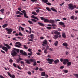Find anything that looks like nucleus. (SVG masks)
Masks as SVG:
<instances>
[{
    "instance_id": "f257e3e1",
    "label": "nucleus",
    "mask_w": 78,
    "mask_h": 78,
    "mask_svg": "<svg viewBox=\"0 0 78 78\" xmlns=\"http://www.w3.org/2000/svg\"><path fill=\"white\" fill-rule=\"evenodd\" d=\"M68 6H69V9H70L71 10H73L74 8H76V5H73L72 4H69V5H68Z\"/></svg>"
},
{
    "instance_id": "f03ea898",
    "label": "nucleus",
    "mask_w": 78,
    "mask_h": 78,
    "mask_svg": "<svg viewBox=\"0 0 78 78\" xmlns=\"http://www.w3.org/2000/svg\"><path fill=\"white\" fill-rule=\"evenodd\" d=\"M5 30L8 31L7 33L8 34H11L12 31V29L11 28L8 29V28H6Z\"/></svg>"
},
{
    "instance_id": "7ed1b4c3",
    "label": "nucleus",
    "mask_w": 78,
    "mask_h": 78,
    "mask_svg": "<svg viewBox=\"0 0 78 78\" xmlns=\"http://www.w3.org/2000/svg\"><path fill=\"white\" fill-rule=\"evenodd\" d=\"M11 54L13 57H14L16 55L17 53L15 50H13L11 51Z\"/></svg>"
},
{
    "instance_id": "20e7f679",
    "label": "nucleus",
    "mask_w": 78,
    "mask_h": 78,
    "mask_svg": "<svg viewBox=\"0 0 78 78\" xmlns=\"http://www.w3.org/2000/svg\"><path fill=\"white\" fill-rule=\"evenodd\" d=\"M21 12L23 13L24 16L25 18L27 19L28 18V17L27 16L26 12L25 10H23V11H21Z\"/></svg>"
},
{
    "instance_id": "39448f33",
    "label": "nucleus",
    "mask_w": 78,
    "mask_h": 78,
    "mask_svg": "<svg viewBox=\"0 0 78 78\" xmlns=\"http://www.w3.org/2000/svg\"><path fill=\"white\" fill-rule=\"evenodd\" d=\"M47 61L48 62H49L48 63L50 64H52V62L54 61V60L53 59H51L50 58H48L47 59Z\"/></svg>"
},
{
    "instance_id": "423d86ee",
    "label": "nucleus",
    "mask_w": 78,
    "mask_h": 78,
    "mask_svg": "<svg viewBox=\"0 0 78 78\" xmlns=\"http://www.w3.org/2000/svg\"><path fill=\"white\" fill-rule=\"evenodd\" d=\"M69 62V60L68 59H63V65H66Z\"/></svg>"
},
{
    "instance_id": "0eeeda50",
    "label": "nucleus",
    "mask_w": 78,
    "mask_h": 78,
    "mask_svg": "<svg viewBox=\"0 0 78 78\" xmlns=\"http://www.w3.org/2000/svg\"><path fill=\"white\" fill-rule=\"evenodd\" d=\"M15 44H16L15 46L18 48H20L21 45V44L20 43V42H16Z\"/></svg>"
},
{
    "instance_id": "6e6552de",
    "label": "nucleus",
    "mask_w": 78,
    "mask_h": 78,
    "mask_svg": "<svg viewBox=\"0 0 78 78\" xmlns=\"http://www.w3.org/2000/svg\"><path fill=\"white\" fill-rule=\"evenodd\" d=\"M20 52L23 55H27V53H26L25 52H23V50H20Z\"/></svg>"
},
{
    "instance_id": "1a4fd4ad",
    "label": "nucleus",
    "mask_w": 78,
    "mask_h": 78,
    "mask_svg": "<svg viewBox=\"0 0 78 78\" xmlns=\"http://www.w3.org/2000/svg\"><path fill=\"white\" fill-rule=\"evenodd\" d=\"M59 24L61 26H63L62 27H66L65 25V23L62 22H60L59 23Z\"/></svg>"
},
{
    "instance_id": "9d476101",
    "label": "nucleus",
    "mask_w": 78,
    "mask_h": 78,
    "mask_svg": "<svg viewBox=\"0 0 78 78\" xmlns=\"http://www.w3.org/2000/svg\"><path fill=\"white\" fill-rule=\"evenodd\" d=\"M25 60L26 61V63H27L29 64H30V59H27V60L26 59Z\"/></svg>"
},
{
    "instance_id": "9b49d317",
    "label": "nucleus",
    "mask_w": 78,
    "mask_h": 78,
    "mask_svg": "<svg viewBox=\"0 0 78 78\" xmlns=\"http://www.w3.org/2000/svg\"><path fill=\"white\" fill-rule=\"evenodd\" d=\"M55 22V21L54 20H49V23H54Z\"/></svg>"
},
{
    "instance_id": "f8f14e48",
    "label": "nucleus",
    "mask_w": 78,
    "mask_h": 78,
    "mask_svg": "<svg viewBox=\"0 0 78 78\" xmlns=\"http://www.w3.org/2000/svg\"><path fill=\"white\" fill-rule=\"evenodd\" d=\"M2 49L4 50L6 52H7L8 50V49L6 47L4 46L2 48Z\"/></svg>"
},
{
    "instance_id": "ddd939ff",
    "label": "nucleus",
    "mask_w": 78,
    "mask_h": 78,
    "mask_svg": "<svg viewBox=\"0 0 78 78\" xmlns=\"http://www.w3.org/2000/svg\"><path fill=\"white\" fill-rule=\"evenodd\" d=\"M4 44L5 46L7 47V48H7V49H11V47L10 46H9V45L8 44H5L4 43Z\"/></svg>"
},
{
    "instance_id": "4468645a",
    "label": "nucleus",
    "mask_w": 78,
    "mask_h": 78,
    "mask_svg": "<svg viewBox=\"0 0 78 78\" xmlns=\"http://www.w3.org/2000/svg\"><path fill=\"white\" fill-rule=\"evenodd\" d=\"M59 62V60L58 59H57L55 61H54V63L56 64H57Z\"/></svg>"
},
{
    "instance_id": "2eb2a0df",
    "label": "nucleus",
    "mask_w": 78,
    "mask_h": 78,
    "mask_svg": "<svg viewBox=\"0 0 78 78\" xmlns=\"http://www.w3.org/2000/svg\"><path fill=\"white\" fill-rule=\"evenodd\" d=\"M31 17L34 19H37L38 21L39 20V19L37 17H35L33 15L31 16Z\"/></svg>"
},
{
    "instance_id": "dca6fc26",
    "label": "nucleus",
    "mask_w": 78,
    "mask_h": 78,
    "mask_svg": "<svg viewBox=\"0 0 78 78\" xmlns=\"http://www.w3.org/2000/svg\"><path fill=\"white\" fill-rule=\"evenodd\" d=\"M49 20H48V19L45 18L44 20V22L45 23H49Z\"/></svg>"
},
{
    "instance_id": "f3484780",
    "label": "nucleus",
    "mask_w": 78,
    "mask_h": 78,
    "mask_svg": "<svg viewBox=\"0 0 78 78\" xmlns=\"http://www.w3.org/2000/svg\"><path fill=\"white\" fill-rule=\"evenodd\" d=\"M72 63L71 62H68V63H67V66L69 67L71 65Z\"/></svg>"
},
{
    "instance_id": "a211bd4d",
    "label": "nucleus",
    "mask_w": 78,
    "mask_h": 78,
    "mask_svg": "<svg viewBox=\"0 0 78 78\" xmlns=\"http://www.w3.org/2000/svg\"><path fill=\"white\" fill-rule=\"evenodd\" d=\"M22 60V58H19V59H17L16 60V61L18 63L21 60Z\"/></svg>"
},
{
    "instance_id": "6ab92c4d",
    "label": "nucleus",
    "mask_w": 78,
    "mask_h": 78,
    "mask_svg": "<svg viewBox=\"0 0 78 78\" xmlns=\"http://www.w3.org/2000/svg\"><path fill=\"white\" fill-rule=\"evenodd\" d=\"M58 35H54V37H53V38H54V39H56L57 38H58Z\"/></svg>"
},
{
    "instance_id": "aec40b11",
    "label": "nucleus",
    "mask_w": 78,
    "mask_h": 78,
    "mask_svg": "<svg viewBox=\"0 0 78 78\" xmlns=\"http://www.w3.org/2000/svg\"><path fill=\"white\" fill-rule=\"evenodd\" d=\"M54 34H57V35H59L60 34V33L58 31H55V32H54Z\"/></svg>"
},
{
    "instance_id": "412c9836",
    "label": "nucleus",
    "mask_w": 78,
    "mask_h": 78,
    "mask_svg": "<svg viewBox=\"0 0 78 78\" xmlns=\"http://www.w3.org/2000/svg\"><path fill=\"white\" fill-rule=\"evenodd\" d=\"M51 10H52V11L55 12H57V11L56 9H55L53 7L51 8Z\"/></svg>"
},
{
    "instance_id": "4be33fe9",
    "label": "nucleus",
    "mask_w": 78,
    "mask_h": 78,
    "mask_svg": "<svg viewBox=\"0 0 78 78\" xmlns=\"http://www.w3.org/2000/svg\"><path fill=\"white\" fill-rule=\"evenodd\" d=\"M37 23L40 25L43 26V27H44L45 26V25L44 24L41 23H40V22H38Z\"/></svg>"
},
{
    "instance_id": "5701e85b",
    "label": "nucleus",
    "mask_w": 78,
    "mask_h": 78,
    "mask_svg": "<svg viewBox=\"0 0 78 78\" xmlns=\"http://www.w3.org/2000/svg\"><path fill=\"white\" fill-rule=\"evenodd\" d=\"M41 76H45L46 75V74L45 72H42L41 73Z\"/></svg>"
},
{
    "instance_id": "b1692460",
    "label": "nucleus",
    "mask_w": 78,
    "mask_h": 78,
    "mask_svg": "<svg viewBox=\"0 0 78 78\" xmlns=\"http://www.w3.org/2000/svg\"><path fill=\"white\" fill-rule=\"evenodd\" d=\"M62 45L65 47H67L68 45V44L66 43H63Z\"/></svg>"
},
{
    "instance_id": "393cba45",
    "label": "nucleus",
    "mask_w": 78,
    "mask_h": 78,
    "mask_svg": "<svg viewBox=\"0 0 78 78\" xmlns=\"http://www.w3.org/2000/svg\"><path fill=\"white\" fill-rule=\"evenodd\" d=\"M66 34L64 33H62V37L64 38H66V36L65 35Z\"/></svg>"
},
{
    "instance_id": "a878e982",
    "label": "nucleus",
    "mask_w": 78,
    "mask_h": 78,
    "mask_svg": "<svg viewBox=\"0 0 78 78\" xmlns=\"http://www.w3.org/2000/svg\"><path fill=\"white\" fill-rule=\"evenodd\" d=\"M30 38L32 39H34V35L33 34H32L30 35Z\"/></svg>"
},
{
    "instance_id": "bb28decb",
    "label": "nucleus",
    "mask_w": 78,
    "mask_h": 78,
    "mask_svg": "<svg viewBox=\"0 0 78 78\" xmlns=\"http://www.w3.org/2000/svg\"><path fill=\"white\" fill-rule=\"evenodd\" d=\"M42 2L45 3H47L48 2V0H42Z\"/></svg>"
},
{
    "instance_id": "cd10ccee",
    "label": "nucleus",
    "mask_w": 78,
    "mask_h": 78,
    "mask_svg": "<svg viewBox=\"0 0 78 78\" xmlns=\"http://www.w3.org/2000/svg\"><path fill=\"white\" fill-rule=\"evenodd\" d=\"M43 43L44 44H47L48 43V42L46 40H45L43 42Z\"/></svg>"
},
{
    "instance_id": "c85d7f7f",
    "label": "nucleus",
    "mask_w": 78,
    "mask_h": 78,
    "mask_svg": "<svg viewBox=\"0 0 78 78\" xmlns=\"http://www.w3.org/2000/svg\"><path fill=\"white\" fill-rule=\"evenodd\" d=\"M8 24H5L4 25H3L2 26V27L3 28H5V27H7L8 26Z\"/></svg>"
},
{
    "instance_id": "c756f323",
    "label": "nucleus",
    "mask_w": 78,
    "mask_h": 78,
    "mask_svg": "<svg viewBox=\"0 0 78 78\" xmlns=\"http://www.w3.org/2000/svg\"><path fill=\"white\" fill-rule=\"evenodd\" d=\"M70 18L71 19L73 20H75V16H72Z\"/></svg>"
},
{
    "instance_id": "7c9ffc66",
    "label": "nucleus",
    "mask_w": 78,
    "mask_h": 78,
    "mask_svg": "<svg viewBox=\"0 0 78 78\" xmlns=\"http://www.w3.org/2000/svg\"><path fill=\"white\" fill-rule=\"evenodd\" d=\"M13 49H14L15 51H16L17 53L19 52V50L18 49H16V48H13Z\"/></svg>"
},
{
    "instance_id": "2f4dec72",
    "label": "nucleus",
    "mask_w": 78,
    "mask_h": 78,
    "mask_svg": "<svg viewBox=\"0 0 78 78\" xmlns=\"http://www.w3.org/2000/svg\"><path fill=\"white\" fill-rule=\"evenodd\" d=\"M31 20L33 22H37V20L35 19H31Z\"/></svg>"
},
{
    "instance_id": "473e14b6",
    "label": "nucleus",
    "mask_w": 78,
    "mask_h": 78,
    "mask_svg": "<svg viewBox=\"0 0 78 78\" xmlns=\"http://www.w3.org/2000/svg\"><path fill=\"white\" fill-rule=\"evenodd\" d=\"M58 41H55V42L54 43V45H55V46H56L58 45Z\"/></svg>"
},
{
    "instance_id": "72a5a7b5",
    "label": "nucleus",
    "mask_w": 78,
    "mask_h": 78,
    "mask_svg": "<svg viewBox=\"0 0 78 78\" xmlns=\"http://www.w3.org/2000/svg\"><path fill=\"white\" fill-rule=\"evenodd\" d=\"M44 53H45V54H48V51H47V50L45 49L44 50Z\"/></svg>"
},
{
    "instance_id": "f704fd0d",
    "label": "nucleus",
    "mask_w": 78,
    "mask_h": 78,
    "mask_svg": "<svg viewBox=\"0 0 78 78\" xmlns=\"http://www.w3.org/2000/svg\"><path fill=\"white\" fill-rule=\"evenodd\" d=\"M32 14L36 16L37 15V13L35 12H32Z\"/></svg>"
},
{
    "instance_id": "c9c22d12",
    "label": "nucleus",
    "mask_w": 78,
    "mask_h": 78,
    "mask_svg": "<svg viewBox=\"0 0 78 78\" xmlns=\"http://www.w3.org/2000/svg\"><path fill=\"white\" fill-rule=\"evenodd\" d=\"M28 28L30 30V32H29V34H30L31 33V31H32L30 27H29Z\"/></svg>"
},
{
    "instance_id": "e433bc0d",
    "label": "nucleus",
    "mask_w": 78,
    "mask_h": 78,
    "mask_svg": "<svg viewBox=\"0 0 78 78\" xmlns=\"http://www.w3.org/2000/svg\"><path fill=\"white\" fill-rule=\"evenodd\" d=\"M35 60L34 59H30V61L31 62H34V61H35Z\"/></svg>"
},
{
    "instance_id": "4c0bfd02",
    "label": "nucleus",
    "mask_w": 78,
    "mask_h": 78,
    "mask_svg": "<svg viewBox=\"0 0 78 78\" xmlns=\"http://www.w3.org/2000/svg\"><path fill=\"white\" fill-rule=\"evenodd\" d=\"M46 9L48 11L51 12V9L48 7L46 8Z\"/></svg>"
},
{
    "instance_id": "58836bf2",
    "label": "nucleus",
    "mask_w": 78,
    "mask_h": 78,
    "mask_svg": "<svg viewBox=\"0 0 78 78\" xmlns=\"http://www.w3.org/2000/svg\"><path fill=\"white\" fill-rule=\"evenodd\" d=\"M74 75L76 77V78H78V74H75Z\"/></svg>"
},
{
    "instance_id": "ea45409f",
    "label": "nucleus",
    "mask_w": 78,
    "mask_h": 78,
    "mask_svg": "<svg viewBox=\"0 0 78 78\" xmlns=\"http://www.w3.org/2000/svg\"><path fill=\"white\" fill-rule=\"evenodd\" d=\"M40 18L42 20H44V19H45V18H44L43 17H41Z\"/></svg>"
},
{
    "instance_id": "a19ab883",
    "label": "nucleus",
    "mask_w": 78,
    "mask_h": 78,
    "mask_svg": "<svg viewBox=\"0 0 78 78\" xmlns=\"http://www.w3.org/2000/svg\"><path fill=\"white\" fill-rule=\"evenodd\" d=\"M23 46L25 49H27L28 48V47H27V46H26V45H24Z\"/></svg>"
},
{
    "instance_id": "79ce46f5",
    "label": "nucleus",
    "mask_w": 78,
    "mask_h": 78,
    "mask_svg": "<svg viewBox=\"0 0 78 78\" xmlns=\"http://www.w3.org/2000/svg\"><path fill=\"white\" fill-rule=\"evenodd\" d=\"M4 9H1L0 10V11L2 12V13H4Z\"/></svg>"
},
{
    "instance_id": "37998d69",
    "label": "nucleus",
    "mask_w": 78,
    "mask_h": 78,
    "mask_svg": "<svg viewBox=\"0 0 78 78\" xmlns=\"http://www.w3.org/2000/svg\"><path fill=\"white\" fill-rule=\"evenodd\" d=\"M70 52L69 51H66V55H67Z\"/></svg>"
},
{
    "instance_id": "c03bdc74",
    "label": "nucleus",
    "mask_w": 78,
    "mask_h": 78,
    "mask_svg": "<svg viewBox=\"0 0 78 78\" xmlns=\"http://www.w3.org/2000/svg\"><path fill=\"white\" fill-rule=\"evenodd\" d=\"M28 22L30 24H33V23L30 20L28 21Z\"/></svg>"
},
{
    "instance_id": "a18cd8bd",
    "label": "nucleus",
    "mask_w": 78,
    "mask_h": 78,
    "mask_svg": "<svg viewBox=\"0 0 78 78\" xmlns=\"http://www.w3.org/2000/svg\"><path fill=\"white\" fill-rule=\"evenodd\" d=\"M10 77L12 78H15V76L14 75H13L12 76L11 75Z\"/></svg>"
},
{
    "instance_id": "49530a36",
    "label": "nucleus",
    "mask_w": 78,
    "mask_h": 78,
    "mask_svg": "<svg viewBox=\"0 0 78 78\" xmlns=\"http://www.w3.org/2000/svg\"><path fill=\"white\" fill-rule=\"evenodd\" d=\"M33 66H35L37 65V63L36 62H34V63L33 64Z\"/></svg>"
},
{
    "instance_id": "de8ad7c7",
    "label": "nucleus",
    "mask_w": 78,
    "mask_h": 78,
    "mask_svg": "<svg viewBox=\"0 0 78 78\" xmlns=\"http://www.w3.org/2000/svg\"><path fill=\"white\" fill-rule=\"evenodd\" d=\"M19 27L21 29V30H22V31H23L24 30V28L22 27Z\"/></svg>"
},
{
    "instance_id": "09e8293b",
    "label": "nucleus",
    "mask_w": 78,
    "mask_h": 78,
    "mask_svg": "<svg viewBox=\"0 0 78 78\" xmlns=\"http://www.w3.org/2000/svg\"><path fill=\"white\" fill-rule=\"evenodd\" d=\"M52 26L53 27H56V25L55 24V23H52Z\"/></svg>"
},
{
    "instance_id": "8fccbe9b",
    "label": "nucleus",
    "mask_w": 78,
    "mask_h": 78,
    "mask_svg": "<svg viewBox=\"0 0 78 78\" xmlns=\"http://www.w3.org/2000/svg\"><path fill=\"white\" fill-rule=\"evenodd\" d=\"M7 73L9 76L10 77H11L12 75L10 74L9 72H8Z\"/></svg>"
},
{
    "instance_id": "3c124183",
    "label": "nucleus",
    "mask_w": 78,
    "mask_h": 78,
    "mask_svg": "<svg viewBox=\"0 0 78 78\" xmlns=\"http://www.w3.org/2000/svg\"><path fill=\"white\" fill-rule=\"evenodd\" d=\"M13 66H14L15 67H16V68L17 67V66H16V64H15V63H13Z\"/></svg>"
},
{
    "instance_id": "603ef678",
    "label": "nucleus",
    "mask_w": 78,
    "mask_h": 78,
    "mask_svg": "<svg viewBox=\"0 0 78 78\" xmlns=\"http://www.w3.org/2000/svg\"><path fill=\"white\" fill-rule=\"evenodd\" d=\"M30 53H28V55H31L32 54V51H31Z\"/></svg>"
},
{
    "instance_id": "864d4df0",
    "label": "nucleus",
    "mask_w": 78,
    "mask_h": 78,
    "mask_svg": "<svg viewBox=\"0 0 78 78\" xmlns=\"http://www.w3.org/2000/svg\"><path fill=\"white\" fill-rule=\"evenodd\" d=\"M47 28L48 30H51V27H47Z\"/></svg>"
},
{
    "instance_id": "5fc2aeb1",
    "label": "nucleus",
    "mask_w": 78,
    "mask_h": 78,
    "mask_svg": "<svg viewBox=\"0 0 78 78\" xmlns=\"http://www.w3.org/2000/svg\"><path fill=\"white\" fill-rule=\"evenodd\" d=\"M63 72H65V73H67L68 72V70H65L63 71Z\"/></svg>"
},
{
    "instance_id": "6e6d98bb",
    "label": "nucleus",
    "mask_w": 78,
    "mask_h": 78,
    "mask_svg": "<svg viewBox=\"0 0 78 78\" xmlns=\"http://www.w3.org/2000/svg\"><path fill=\"white\" fill-rule=\"evenodd\" d=\"M41 9L39 7H36L34 8V9Z\"/></svg>"
},
{
    "instance_id": "4d7b16f0",
    "label": "nucleus",
    "mask_w": 78,
    "mask_h": 78,
    "mask_svg": "<svg viewBox=\"0 0 78 78\" xmlns=\"http://www.w3.org/2000/svg\"><path fill=\"white\" fill-rule=\"evenodd\" d=\"M20 63L21 64H23V65H24V63L22 61L20 62Z\"/></svg>"
},
{
    "instance_id": "13d9d810",
    "label": "nucleus",
    "mask_w": 78,
    "mask_h": 78,
    "mask_svg": "<svg viewBox=\"0 0 78 78\" xmlns=\"http://www.w3.org/2000/svg\"><path fill=\"white\" fill-rule=\"evenodd\" d=\"M27 73L28 74H29V75L31 74V73L30 71L28 72Z\"/></svg>"
},
{
    "instance_id": "bf43d9fd",
    "label": "nucleus",
    "mask_w": 78,
    "mask_h": 78,
    "mask_svg": "<svg viewBox=\"0 0 78 78\" xmlns=\"http://www.w3.org/2000/svg\"><path fill=\"white\" fill-rule=\"evenodd\" d=\"M46 4L49 5H51V4L50 3H48Z\"/></svg>"
},
{
    "instance_id": "052dcab7",
    "label": "nucleus",
    "mask_w": 78,
    "mask_h": 78,
    "mask_svg": "<svg viewBox=\"0 0 78 78\" xmlns=\"http://www.w3.org/2000/svg\"><path fill=\"white\" fill-rule=\"evenodd\" d=\"M19 35L20 36H23V35L21 33V32H19Z\"/></svg>"
},
{
    "instance_id": "680f3d73",
    "label": "nucleus",
    "mask_w": 78,
    "mask_h": 78,
    "mask_svg": "<svg viewBox=\"0 0 78 78\" xmlns=\"http://www.w3.org/2000/svg\"><path fill=\"white\" fill-rule=\"evenodd\" d=\"M60 62H62L64 61V59H63V58L60 59Z\"/></svg>"
},
{
    "instance_id": "e2e57ef3",
    "label": "nucleus",
    "mask_w": 78,
    "mask_h": 78,
    "mask_svg": "<svg viewBox=\"0 0 78 78\" xmlns=\"http://www.w3.org/2000/svg\"><path fill=\"white\" fill-rule=\"evenodd\" d=\"M49 46H47L46 47V49H47H47H49Z\"/></svg>"
},
{
    "instance_id": "0e129e2a",
    "label": "nucleus",
    "mask_w": 78,
    "mask_h": 78,
    "mask_svg": "<svg viewBox=\"0 0 78 78\" xmlns=\"http://www.w3.org/2000/svg\"><path fill=\"white\" fill-rule=\"evenodd\" d=\"M49 49V50L50 51H53V48H50Z\"/></svg>"
},
{
    "instance_id": "69168bd1",
    "label": "nucleus",
    "mask_w": 78,
    "mask_h": 78,
    "mask_svg": "<svg viewBox=\"0 0 78 78\" xmlns=\"http://www.w3.org/2000/svg\"><path fill=\"white\" fill-rule=\"evenodd\" d=\"M19 13H20V12L19 11L16 12V14H19Z\"/></svg>"
},
{
    "instance_id": "338daca9",
    "label": "nucleus",
    "mask_w": 78,
    "mask_h": 78,
    "mask_svg": "<svg viewBox=\"0 0 78 78\" xmlns=\"http://www.w3.org/2000/svg\"><path fill=\"white\" fill-rule=\"evenodd\" d=\"M64 68V67L63 66H61V67H60V69H63Z\"/></svg>"
},
{
    "instance_id": "774afa93",
    "label": "nucleus",
    "mask_w": 78,
    "mask_h": 78,
    "mask_svg": "<svg viewBox=\"0 0 78 78\" xmlns=\"http://www.w3.org/2000/svg\"><path fill=\"white\" fill-rule=\"evenodd\" d=\"M40 10L39 9H38L36 11V12L37 13H38L39 12Z\"/></svg>"
}]
</instances>
